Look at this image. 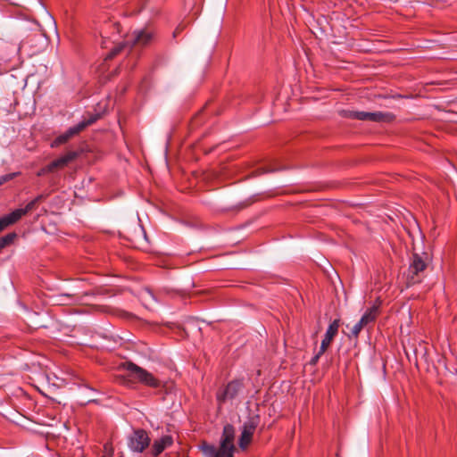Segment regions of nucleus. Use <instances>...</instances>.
I'll list each match as a JSON object with an SVG mask.
<instances>
[{"mask_svg":"<svg viewBox=\"0 0 457 457\" xmlns=\"http://www.w3.org/2000/svg\"><path fill=\"white\" fill-rule=\"evenodd\" d=\"M124 369L127 371L124 378H126L129 386L132 387L135 384H141L153 389H161L164 387V383L161 379L145 369L131 361L126 362L124 364Z\"/></svg>","mask_w":457,"mask_h":457,"instance_id":"obj_1","label":"nucleus"},{"mask_svg":"<svg viewBox=\"0 0 457 457\" xmlns=\"http://www.w3.org/2000/svg\"><path fill=\"white\" fill-rule=\"evenodd\" d=\"M234 440L235 428L231 424H226L223 427L219 449L206 443L202 445L201 449L205 457H234Z\"/></svg>","mask_w":457,"mask_h":457,"instance_id":"obj_2","label":"nucleus"},{"mask_svg":"<svg viewBox=\"0 0 457 457\" xmlns=\"http://www.w3.org/2000/svg\"><path fill=\"white\" fill-rule=\"evenodd\" d=\"M154 39V33L149 29H142L135 31L129 39L117 44L106 54L105 61L112 60L116 55L128 49L131 50L134 47H142L149 45Z\"/></svg>","mask_w":457,"mask_h":457,"instance_id":"obj_3","label":"nucleus"},{"mask_svg":"<svg viewBox=\"0 0 457 457\" xmlns=\"http://www.w3.org/2000/svg\"><path fill=\"white\" fill-rule=\"evenodd\" d=\"M428 263L429 258L426 253L412 254L406 277L408 287L419 284L423 280Z\"/></svg>","mask_w":457,"mask_h":457,"instance_id":"obj_4","label":"nucleus"},{"mask_svg":"<svg viewBox=\"0 0 457 457\" xmlns=\"http://www.w3.org/2000/svg\"><path fill=\"white\" fill-rule=\"evenodd\" d=\"M99 119L98 114L91 115L88 119H86L77 125L69 128L64 133L56 137L50 144L52 148H56L62 145L69 142L73 137L79 135L87 127L94 124Z\"/></svg>","mask_w":457,"mask_h":457,"instance_id":"obj_5","label":"nucleus"},{"mask_svg":"<svg viewBox=\"0 0 457 457\" xmlns=\"http://www.w3.org/2000/svg\"><path fill=\"white\" fill-rule=\"evenodd\" d=\"M243 387L244 382L242 379H234L228 382L223 388L219 389L216 393L218 404L220 406L228 400L235 399Z\"/></svg>","mask_w":457,"mask_h":457,"instance_id":"obj_6","label":"nucleus"},{"mask_svg":"<svg viewBox=\"0 0 457 457\" xmlns=\"http://www.w3.org/2000/svg\"><path fill=\"white\" fill-rule=\"evenodd\" d=\"M151 438L143 428H137L128 438L129 448L135 453H143L150 445Z\"/></svg>","mask_w":457,"mask_h":457,"instance_id":"obj_7","label":"nucleus"},{"mask_svg":"<svg viewBox=\"0 0 457 457\" xmlns=\"http://www.w3.org/2000/svg\"><path fill=\"white\" fill-rule=\"evenodd\" d=\"M259 424V416L251 417L247 421H245L242 428V432L238 440L239 447L242 450L247 448V446L252 442V438L253 433Z\"/></svg>","mask_w":457,"mask_h":457,"instance_id":"obj_8","label":"nucleus"},{"mask_svg":"<svg viewBox=\"0 0 457 457\" xmlns=\"http://www.w3.org/2000/svg\"><path fill=\"white\" fill-rule=\"evenodd\" d=\"M339 327H340V320L339 319L333 320L329 324V326L325 333L324 338L322 339L321 344H320V353H324L327 351V349L330 345L331 342L333 341L334 337L337 335Z\"/></svg>","mask_w":457,"mask_h":457,"instance_id":"obj_9","label":"nucleus"},{"mask_svg":"<svg viewBox=\"0 0 457 457\" xmlns=\"http://www.w3.org/2000/svg\"><path fill=\"white\" fill-rule=\"evenodd\" d=\"M78 155L79 154L76 151H69L65 154L52 161L50 163H48L52 172L54 173L59 170H63L65 167L69 165L70 162L74 161L78 157Z\"/></svg>","mask_w":457,"mask_h":457,"instance_id":"obj_10","label":"nucleus"},{"mask_svg":"<svg viewBox=\"0 0 457 457\" xmlns=\"http://www.w3.org/2000/svg\"><path fill=\"white\" fill-rule=\"evenodd\" d=\"M379 306L380 302H378V303L377 304H374L370 308L367 309V311L364 312V314L359 320L361 324H362L364 327H367L370 324L374 323L379 314Z\"/></svg>","mask_w":457,"mask_h":457,"instance_id":"obj_11","label":"nucleus"},{"mask_svg":"<svg viewBox=\"0 0 457 457\" xmlns=\"http://www.w3.org/2000/svg\"><path fill=\"white\" fill-rule=\"evenodd\" d=\"M172 443L173 440L170 436H163L162 437L155 440L151 449L152 455L158 456L165 450V448L171 445Z\"/></svg>","mask_w":457,"mask_h":457,"instance_id":"obj_12","label":"nucleus"},{"mask_svg":"<svg viewBox=\"0 0 457 457\" xmlns=\"http://www.w3.org/2000/svg\"><path fill=\"white\" fill-rule=\"evenodd\" d=\"M37 204H38L34 199L28 203L24 208H19L15 209L14 211L11 212L7 215L12 221V223H16L20 219H21L22 216L26 215L28 212L33 211Z\"/></svg>","mask_w":457,"mask_h":457,"instance_id":"obj_13","label":"nucleus"},{"mask_svg":"<svg viewBox=\"0 0 457 457\" xmlns=\"http://www.w3.org/2000/svg\"><path fill=\"white\" fill-rule=\"evenodd\" d=\"M17 235L14 232L8 233L7 235L0 237V252L6 246L10 245L14 239L16 238Z\"/></svg>","mask_w":457,"mask_h":457,"instance_id":"obj_14","label":"nucleus"},{"mask_svg":"<svg viewBox=\"0 0 457 457\" xmlns=\"http://www.w3.org/2000/svg\"><path fill=\"white\" fill-rule=\"evenodd\" d=\"M370 113L368 112H353L350 117L359 120H369Z\"/></svg>","mask_w":457,"mask_h":457,"instance_id":"obj_15","label":"nucleus"},{"mask_svg":"<svg viewBox=\"0 0 457 457\" xmlns=\"http://www.w3.org/2000/svg\"><path fill=\"white\" fill-rule=\"evenodd\" d=\"M12 221L9 218V216L4 215L0 218V232H2L4 229H5L7 227L12 225Z\"/></svg>","mask_w":457,"mask_h":457,"instance_id":"obj_16","label":"nucleus"},{"mask_svg":"<svg viewBox=\"0 0 457 457\" xmlns=\"http://www.w3.org/2000/svg\"><path fill=\"white\" fill-rule=\"evenodd\" d=\"M386 114L381 112H370V120L371 121H383L385 120Z\"/></svg>","mask_w":457,"mask_h":457,"instance_id":"obj_17","label":"nucleus"},{"mask_svg":"<svg viewBox=\"0 0 457 457\" xmlns=\"http://www.w3.org/2000/svg\"><path fill=\"white\" fill-rule=\"evenodd\" d=\"M365 327L361 324L360 321H358L352 328L351 330V336L357 338L361 333V331Z\"/></svg>","mask_w":457,"mask_h":457,"instance_id":"obj_18","label":"nucleus"},{"mask_svg":"<svg viewBox=\"0 0 457 457\" xmlns=\"http://www.w3.org/2000/svg\"><path fill=\"white\" fill-rule=\"evenodd\" d=\"M48 173H53L52 170H51V168L49 166V164L44 166L43 168H41L37 173V176L38 177H42V176H45Z\"/></svg>","mask_w":457,"mask_h":457,"instance_id":"obj_19","label":"nucleus"},{"mask_svg":"<svg viewBox=\"0 0 457 457\" xmlns=\"http://www.w3.org/2000/svg\"><path fill=\"white\" fill-rule=\"evenodd\" d=\"M323 354L324 353H320V349L319 352L311 359L310 364L312 366H315L318 363L321 355H323Z\"/></svg>","mask_w":457,"mask_h":457,"instance_id":"obj_20","label":"nucleus"},{"mask_svg":"<svg viewBox=\"0 0 457 457\" xmlns=\"http://www.w3.org/2000/svg\"><path fill=\"white\" fill-rule=\"evenodd\" d=\"M15 174H6L0 177V186L4 183L14 178Z\"/></svg>","mask_w":457,"mask_h":457,"instance_id":"obj_21","label":"nucleus"},{"mask_svg":"<svg viewBox=\"0 0 457 457\" xmlns=\"http://www.w3.org/2000/svg\"><path fill=\"white\" fill-rule=\"evenodd\" d=\"M46 195H38L37 197L34 198V200L39 204L41 203L42 201H44L46 199Z\"/></svg>","mask_w":457,"mask_h":457,"instance_id":"obj_22","label":"nucleus"},{"mask_svg":"<svg viewBox=\"0 0 457 457\" xmlns=\"http://www.w3.org/2000/svg\"><path fill=\"white\" fill-rule=\"evenodd\" d=\"M110 26L113 29V30H114L117 34H119V33H120V25H119L118 23H112V24H111Z\"/></svg>","mask_w":457,"mask_h":457,"instance_id":"obj_23","label":"nucleus"},{"mask_svg":"<svg viewBox=\"0 0 457 457\" xmlns=\"http://www.w3.org/2000/svg\"><path fill=\"white\" fill-rule=\"evenodd\" d=\"M278 170V169H262V173H268V172H273Z\"/></svg>","mask_w":457,"mask_h":457,"instance_id":"obj_24","label":"nucleus"},{"mask_svg":"<svg viewBox=\"0 0 457 457\" xmlns=\"http://www.w3.org/2000/svg\"><path fill=\"white\" fill-rule=\"evenodd\" d=\"M105 38H106V37L103 36L102 47H104V48H107L108 47L107 41L105 40Z\"/></svg>","mask_w":457,"mask_h":457,"instance_id":"obj_25","label":"nucleus"},{"mask_svg":"<svg viewBox=\"0 0 457 457\" xmlns=\"http://www.w3.org/2000/svg\"><path fill=\"white\" fill-rule=\"evenodd\" d=\"M61 296H62V297H67V298H71V297H72V295H70V294H63V295H62Z\"/></svg>","mask_w":457,"mask_h":457,"instance_id":"obj_26","label":"nucleus"}]
</instances>
